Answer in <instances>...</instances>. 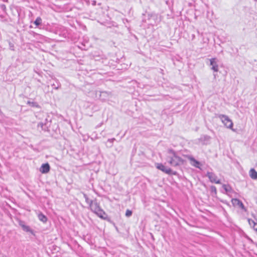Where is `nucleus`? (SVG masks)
I'll return each instance as SVG.
<instances>
[{
  "mask_svg": "<svg viewBox=\"0 0 257 257\" xmlns=\"http://www.w3.org/2000/svg\"><path fill=\"white\" fill-rule=\"evenodd\" d=\"M3 257H7V256H3Z\"/></svg>",
  "mask_w": 257,
  "mask_h": 257,
  "instance_id": "25",
  "label": "nucleus"
},
{
  "mask_svg": "<svg viewBox=\"0 0 257 257\" xmlns=\"http://www.w3.org/2000/svg\"><path fill=\"white\" fill-rule=\"evenodd\" d=\"M248 222L250 226L252 227L255 231H257V222H255L251 219H248Z\"/></svg>",
  "mask_w": 257,
  "mask_h": 257,
  "instance_id": "11",
  "label": "nucleus"
},
{
  "mask_svg": "<svg viewBox=\"0 0 257 257\" xmlns=\"http://www.w3.org/2000/svg\"><path fill=\"white\" fill-rule=\"evenodd\" d=\"M222 188L224 189V190L225 191L226 193L230 192L231 191V188L228 185L224 184L222 186Z\"/></svg>",
  "mask_w": 257,
  "mask_h": 257,
  "instance_id": "15",
  "label": "nucleus"
},
{
  "mask_svg": "<svg viewBox=\"0 0 257 257\" xmlns=\"http://www.w3.org/2000/svg\"><path fill=\"white\" fill-rule=\"evenodd\" d=\"M38 219L42 222L45 223L47 221V217L42 213H40L38 215Z\"/></svg>",
  "mask_w": 257,
  "mask_h": 257,
  "instance_id": "12",
  "label": "nucleus"
},
{
  "mask_svg": "<svg viewBox=\"0 0 257 257\" xmlns=\"http://www.w3.org/2000/svg\"><path fill=\"white\" fill-rule=\"evenodd\" d=\"M156 167L158 169L162 171V172L165 173L166 174H172V170L170 168L166 167L162 163H157L156 164Z\"/></svg>",
  "mask_w": 257,
  "mask_h": 257,
  "instance_id": "5",
  "label": "nucleus"
},
{
  "mask_svg": "<svg viewBox=\"0 0 257 257\" xmlns=\"http://www.w3.org/2000/svg\"><path fill=\"white\" fill-rule=\"evenodd\" d=\"M232 202L234 204H237V205H238L242 209H243L244 210H246L245 208V207L243 205V204L242 203V202L239 200V199H233L232 200Z\"/></svg>",
  "mask_w": 257,
  "mask_h": 257,
  "instance_id": "10",
  "label": "nucleus"
},
{
  "mask_svg": "<svg viewBox=\"0 0 257 257\" xmlns=\"http://www.w3.org/2000/svg\"><path fill=\"white\" fill-rule=\"evenodd\" d=\"M50 170V166L48 163L43 164L40 168L39 171L42 174L48 173Z\"/></svg>",
  "mask_w": 257,
  "mask_h": 257,
  "instance_id": "7",
  "label": "nucleus"
},
{
  "mask_svg": "<svg viewBox=\"0 0 257 257\" xmlns=\"http://www.w3.org/2000/svg\"><path fill=\"white\" fill-rule=\"evenodd\" d=\"M249 175L250 177L252 179H257V172L254 169L251 168L249 171Z\"/></svg>",
  "mask_w": 257,
  "mask_h": 257,
  "instance_id": "9",
  "label": "nucleus"
},
{
  "mask_svg": "<svg viewBox=\"0 0 257 257\" xmlns=\"http://www.w3.org/2000/svg\"><path fill=\"white\" fill-rule=\"evenodd\" d=\"M43 123L42 122H41V123H39L38 124V126H40L41 127V128H42V130H44L43 128Z\"/></svg>",
  "mask_w": 257,
  "mask_h": 257,
  "instance_id": "22",
  "label": "nucleus"
},
{
  "mask_svg": "<svg viewBox=\"0 0 257 257\" xmlns=\"http://www.w3.org/2000/svg\"><path fill=\"white\" fill-rule=\"evenodd\" d=\"M27 104H29L32 106H36L37 107L38 106V104L35 102H31L30 101H28L27 102Z\"/></svg>",
  "mask_w": 257,
  "mask_h": 257,
  "instance_id": "20",
  "label": "nucleus"
},
{
  "mask_svg": "<svg viewBox=\"0 0 257 257\" xmlns=\"http://www.w3.org/2000/svg\"><path fill=\"white\" fill-rule=\"evenodd\" d=\"M89 207L91 211L96 214L99 217L104 220L107 219V214L104 211L101 209L96 200H94Z\"/></svg>",
  "mask_w": 257,
  "mask_h": 257,
  "instance_id": "2",
  "label": "nucleus"
},
{
  "mask_svg": "<svg viewBox=\"0 0 257 257\" xmlns=\"http://www.w3.org/2000/svg\"><path fill=\"white\" fill-rule=\"evenodd\" d=\"M188 159L189 160H190L191 162V165L198 169H200V163L196 160L194 158H193L192 156H188Z\"/></svg>",
  "mask_w": 257,
  "mask_h": 257,
  "instance_id": "8",
  "label": "nucleus"
},
{
  "mask_svg": "<svg viewBox=\"0 0 257 257\" xmlns=\"http://www.w3.org/2000/svg\"><path fill=\"white\" fill-rule=\"evenodd\" d=\"M210 137L207 135H204L201 137L200 140L203 141H208Z\"/></svg>",
  "mask_w": 257,
  "mask_h": 257,
  "instance_id": "18",
  "label": "nucleus"
},
{
  "mask_svg": "<svg viewBox=\"0 0 257 257\" xmlns=\"http://www.w3.org/2000/svg\"><path fill=\"white\" fill-rule=\"evenodd\" d=\"M210 65L211 66V69L214 72L218 71V65L216 58H213L209 59Z\"/></svg>",
  "mask_w": 257,
  "mask_h": 257,
  "instance_id": "6",
  "label": "nucleus"
},
{
  "mask_svg": "<svg viewBox=\"0 0 257 257\" xmlns=\"http://www.w3.org/2000/svg\"><path fill=\"white\" fill-rule=\"evenodd\" d=\"M42 19L39 17H37L36 20L34 21V23L36 25V26H39L42 24Z\"/></svg>",
  "mask_w": 257,
  "mask_h": 257,
  "instance_id": "16",
  "label": "nucleus"
},
{
  "mask_svg": "<svg viewBox=\"0 0 257 257\" xmlns=\"http://www.w3.org/2000/svg\"><path fill=\"white\" fill-rule=\"evenodd\" d=\"M116 140L115 138H112V139H109L107 140L106 142V147L107 148H111L113 146V144L114 141H115Z\"/></svg>",
  "mask_w": 257,
  "mask_h": 257,
  "instance_id": "13",
  "label": "nucleus"
},
{
  "mask_svg": "<svg viewBox=\"0 0 257 257\" xmlns=\"http://www.w3.org/2000/svg\"><path fill=\"white\" fill-rule=\"evenodd\" d=\"M168 156L167 157L166 160L168 163L173 167H176L183 164V159L177 156L176 153L172 149L168 151Z\"/></svg>",
  "mask_w": 257,
  "mask_h": 257,
  "instance_id": "1",
  "label": "nucleus"
},
{
  "mask_svg": "<svg viewBox=\"0 0 257 257\" xmlns=\"http://www.w3.org/2000/svg\"><path fill=\"white\" fill-rule=\"evenodd\" d=\"M1 7L3 9H6V6L4 5H2Z\"/></svg>",
  "mask_w": 257,
  "mask_h": 257,
  "instance_id": "23",
  "label": "nucleus"
},
{
  "mask_svg": "<svg viewBox=\"0 0 257 257\" xmlns=\"http://www.w3.org/2000/svg\"><path fill=\"white\" fill-rule=\"evenodd\" d=\"M218 117L221 119L222 122L227 128L232 129L233 130V122L228 116L224 114H218Z\"/></svg>",
  "mask_w": 257,
  "mask_h": 257,
  "instance_id": "3",
  "label": "nucleus"
},
{
  "mask_svg": "<svg viewBox=\"0 0 257 257\" xmlns=\"http://www.w3.org/2000/svg\"><path fill=\"white\" fill-rule=\"evenodd\" d=\"M211 190L212 192H215V193H216V188L215 186H212L211 187Z\"/></svg>",
  "mask_w": 257,
  "mask_h": 257,
  "instance_id": "21",
  "label": "nucleus"
},
{
  "mask_svg": "<svg viewBox=\"0 0 257 257\" xmlns=\"http://www.w3.org/2000/svg\"><path fill=\"white\" fill-rule=\"evenodd\" d=\"M132 215V211L130 210H126L125 212V216L126 217H130Z\"/></svg>",
  "mask_w": 257,
  "mask_h": 257,
  "instance_id": "19",
  "label": "nucleus"
},
{
  "mask_svg": "<svg viewBox=\"0 0 257 257\" xmlns=\"http://www.w3.org/2000/svg\"><path fill=\"white\" fill-rule=\"evenodd\" d=\"M214 77H216V75L214 74Z\"/></svg>",
  "mask_w": 257,
  "mask_h": 257,
  "instance_id": "24",
  "label": "nucleus"
},
{
  "mask_svg": "<svg viewBox=\"0 0 257 257\" xmlns=\"http://www.w3.org/2000/svg\"><path fill=\"white\" fill-rule=\"evenodd\" d=\"M83 196H84V198H85V202H86V203L87 204L89 205V207L90 206V205L93 203L94 200L89 199V198L88 197L87 195L86 194L84 193Z\"/></svg>",
  "mask_w": 257,
  "mask_h": 257,
  "instance_id": "14",
  "label": "nucleus"
},
{
  "mask_svg": "<svg viewBox=\"0 0 257 257\" xmlns=\"http://www.w3.org/2000/svg\"><path fill=\"white\" fill-rule=\"evenodd\" d=\"M23 229L26 232H32V230L29 226L26 225H22Z\"/></svg>",
  "mask_w": 257,
  "mask_h": 257,
  "instance_id": "17",
  "label": "nucleus"
},
{
  "mask_svg": "<svg viewBox=\"0 0 257 257\" xmlns=\"http://www.w3.org/2000/svg\"><path fill=\"white\" fill-rule=\"evenodd\" d=\"M206 176L209 178L210 181L215 184H220L221 182L217 176L213 172H207Z\"/></svg>",
  "mask_w": 257,
  "mask_h": 257,
  "instance_id": "4",
  "label": "nucleus"
}]
</instances>
